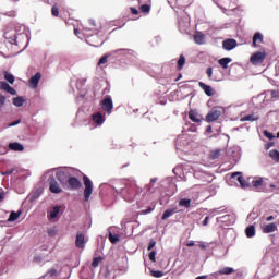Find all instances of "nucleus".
<instances>
[{"instance_id": "1", "label": "nucleus", "mask_w": 279, "mask_h": 279, "mask_svg": "<svg viewBox=\"0 0 279 279\" xmlns=\"http://www.w3.org/2000/svg\"><path fill=\"white\" fill-rule=\"evenodd\" d=\"M4 38L9 40L11 45H19L16 43V31L14 29V23H9L4 31Z\"/></svg>"}, {"instance_id": "2", "label": "nucleus", "mask_w": 279, "mask_h": 279, "mask_svg": "<svg viewBox=\"0 0 279 279\" xmlns=\"http://www.w3.org/2000/svg\"><path fill=\"white\" fill-rule=\"evenodd\" d=\"M223 114V108L222 107H214L205 117V121L207 123H214V121H217L219 117Z\"/></svg>"}, {"instance_id": "3", "label": "nucleus", "mask_w": 279, "mask_h": 279, "mask_svg": "<svg viewBox=\"0 0 279 279\" xmlns=\"http://www.w3.org/2000/svg\"><path fill=\"white\" fill-rule=\"evenodd\" d=\"M83 184L85 186L84 189V202H88L90 199V196L93 195V181L88 178V175H83Z\"/></svg>"}, {"instance_id": "4", "label": "nucleus", "mask_w": 279, "mask_h": 279, "mask_svg": "<svg viewBox=\"0 0 279 279\" xmlns=\"http://www.w3.org/2000/svg\"><path fill=\"white\" fill-rule=\"evenodd\" d=\"M48 184L50 193H53L54 195H60V193H62V186H60V183H58L56 177H50L48 179Z\"/></svg>"}, {"instance_id": "5", "label": "nucleus", "mask_w": 279, "mask_h": 279, "mask_svg": "<svg viewBox=\"0 0 279 279\" xmlns=\"http://www.w3.org/2000/svg\"><path fill=\"white\" fill-rule=\"evenodd\" d=\"M265 58H267V53L263 51H257L253 53L250 58L251 64H254V66L258 64H263L265 62Z\"/></svg>"}, {"instance_id": "6", "label": "nucleus", "mask_w": 279, "mask_h": 279, "mask_svg": "<svg viewBox=\"0 0 279 279\" xmlns=\"http://www.w3.org/2000/svg\"><path fill=\"white\" fill-rule=\"evenodd\" d=\"M71 191H80V187L82 186V181L75 177L68 178V182L65 185Z\"/></svg>"}, {"instance_id": "7", "label": "nucleus", "mask_w": 279, "mask_h": 279, "mask_svg": "<svg viewBox=\"0 0 279 279\" xmlns=\"http://www.w3.org/2000/svg\"><path fill=\"white\" fill-rule=\"evenodd\" d=\"M56 178L60 182V184L64 187L66 186V182L69 178H71V173H69V170H61L56 173Z\"/></svg>"}, {"instance_id": "8", "label": "nucleus", "mask_w": 279, "mask_h": 279, "mask_svg": "<svg viewBox=\"0 0 279 279\" xmlns=\"http://www.w3.org/2000/svg\"><path fill=\"white\" fill-rule=\"evenodd\" d=\"M238 45L236 39L228 38L222 41V49L225 51H232V49H236Z\"/></svg>"}, {"instance_id": "9", "label": "nucleus", "mask_w": 279, "mask_h": 279, "mask_svg": "<svg viewBox=\"0 0 279 279\" xmlns=\"http://www.w3.org/2000/svg\"><path fill=\"white\" fill-rule=\"evenodd\" d=\"M101 108L105 112H108L110 114L112 112V108H114V105L112 104V98L107 97L101 101Z\"/></svg>"}, {"instance_id": "10", "label": "nucleus", "mask_w": 279, "mask_h": 279, "mask_svg": "<svg viewBox=\"0 0 279 279\" xmlns=\"http://www.w3.org/2000/svg\"><path fill=\"white\" fill-rule=\"evenodd\" d=\"M121 195L125 202H132V184H126L125 189H122Z\"/></svg>"}, {"instance_id": "11", "label": "nucleus", "mask_w": 279, "mask_h": 279, "mask_svg": "<svg viewBox=\"0 0 279 279\" xmlns=\"http://www.w3.org/2000/svg\"><path fill=\"white\" fill-rule=\"evenodd\" d=\"M75 246L78 247V250H84V247H86V236L84 233L78 232L76 234Z\"/></svg>"}, {"instance_id": "12", "label": "nucleus", "mask_w": 279, "mask_h": 279, "mask_svg": "<svg viewBox=\"0 0 279 279\" xmlns=\"http://www.w3.org/2000/svg\"><path fill=\"white\" fill-rule=\"evenodd\" d=\"M189 119L194 123H202V121L204 120V118H202V116L195 109H191L189 111Z\"/></svg>"}, {"instance_id": "13", "label": "nucleus", "mask_w": 279, "mask_h": 279, "mask_svg": "<svg viewBox=\"0 0 279 279\" xmlns=\"http://www.w3.org/2000/svg\"><path fill=\"white\" fill-rule=\"evenodd\" d=\"M41 78H43V74L40 72H37L34 76H32L29 78L31 88H38V84L40 83Z\"/></svg>"}, {"instance_id": "14", "label": "nucleus", "mask_w": 279, "mask_h": 279, "mask_svg": "<svg viewBox=\"0 0 279 279\" xmlns=\"http://www.w3.org/2000/svg\"><path fill=\"white\" fill-rule=\"evenodd\" d=\"M198 86H199V88H202V90H204V93H205V95H207V97H213V95H215V89H213V87L210 85H206V83L199 82Z\"/></svg>"}, {"instance_id": "15", "label": "nucleus", "mask_w": 279, "mask_h": 279, "mask_svg": "<svg viewBox=\"0 0 279 279\" xmlns=\"http://www.w3.org/2000/svg\"><path fill=\"white\" fill-rule=\"evenodd\" d=\"M264 234H271V232L278 231V225L276 222L268 223L262 228Z\"/></svg>"}, {"instance_id": "16", "label": "nucleus", "mask_w": 279, "mask_h": 279, "mask_svg": "<svg viewBox=\"0 0 279 279\" xmlns=\"http://www.w3.org/2000/svg\"><path fill=\"white\" fill-rule=\"evenodd\" d=\"M230 274H234V268L225 267L218 270V272H215L214 276H230Z\"/></svg>"}, {"instance_id": "17", "label": "nucleus", "mask_w": 279, "mask_h": 279, "mask_svg": "<svg viewBox=\"0 0 279 279\" xmlns=\"http://www.w3.org/2000/svg\"><path fill=\"white\" fill-rule=\"evenodd\" d=\"M263 43H264L263 34L255 33L253 36V47H258V44H263Z\"/></svg>"}, {"instance_id": "18", "label": "nucleus", "mask_w": 279, "mask_h": 279, "mask_svg": "<svg viewBox=\"0 0 279 279\" xmlns=\"http://www.w3.org/2000/svg\"><path fill=\"white\" fill-rule=\"evenodd\" d=\"M258 119H260V117L256 113H251V114H247V116H244L240 119V121L242 123H244L245 121H258Z\"/></svg>"}, {"instance_id": "19", "label": "nucleus", "mask_w": 279, "mask_h": 279, "mask_svg": "<svg viewBox=\"0 0 279 279\" xmlns=\"http://www.w3.org/2000/svg\"><path fill=\"white\" fill-rule=\"evenodd\" d=\"M193 38L196 45H204L205 35L202 32L197 31Z\"/></svg>"}, {"instance_id": "20", "label": "nucleus", "mask_w": 279, "mask_h": 279, "mask_svg": "<svg viewBox=\"0 0 279 279\" xmlns=\"http://www.w3.org/2000/svg\"><path fill=\"white\" fill-rule=\"evenodd\" d=\"M9 148H11L12 151H23L25 149L23 144H21L19 142L10 143Z\"/></svg>"}, {"instance_id": "21", "label": "nucleus", "mask_w": 279, "mask_h": 279, "mask_svg": "<svg viewBox=\"0 0 279 279\" xmlns=\"http://www.w3.org/2000/svg\"><path fill=\"white\" fill-rule=\"evenodd\" d=\"M92 121H94V123H96L97 125H101L105 119L104 116L98 112L92 116Z\"/></svg>"}, {"instance_id": "22", "label": "nucleus", "mask_w": 279, "mask_h": 279, "mask_svg": "<svg viewBox=\"0 0 279 279\" xmlns=\"http://www.w3.org/2000/svg\"><path fill=\"white\" fill-rule=\"evenodd\" d=\"M245 234L247 239H252L253 236H256V228L254 227V225H251L245 229Z\"/></svg>"}, {"instance_id": "23", "label": "nucleus", "mask_w": 279, "mask_h": 279, "mask_svg": "<svg viewBox=\"0 0 279 279\" xmlns=\"http://www.w3.org/2000/svg\"><path fill=\"white\" fill-rule=\"evenodd\" d=\"M184 64H186V58L184 57V54H180V58L177 62L178 71H182V69H184Z\"/></svg>"}, {"instance_id": "24", "label": "nucleus", "mask_w": 279, "mask_h": 279, "mask_svg": "<svg viewBox=\"0 0 279 279\" xmlns=\"http://www.w3.org/2000/svg\"><path fill=\"white\" fill-rule=\"evenodd\" d=\"M230 62H232V59L228 57L218 60V64H220V66L223 69H228V64H230Z\"/></svg>"}, {"instance_id": "25", "label": "nucleus", "mask_w": 279, "mask_h": 279, "mask_svg": "<svg viewBox=\"0 0 279 279\" xmlns=\"http://www.w3.org/2000/svg\"><path fill=\"white\" fill-rule=\"evenodd\" d=\"M175 210H177V208L166 209L161 217L162 221H165V219H169V217H171V215H175Z\"/></svg>"}, {"instance_id": "26", "label": "nucleus", "mask_w": 279, "mask_h": 279, "mask_svg": "<svg viewBox=\"0 0 279 279\" xmlns=\"http://www.w3.org/2000/svg\"><path fill=\"white\" fill-rule=\"evenodd\" d=\"M58 215H60V206H54L52 208V210L50 211V219H56V217H58Z\"/></svg>"}, {"instance_id": "27", "label": "nucleus", "mask_w": 279, "mask_h": 279, "mask_svg": "<svg viewBox=\"0 0 279 279\" xmlns=\"http://www.w3.org/2000/svg\"><path fill=\"white\" fill-rule=\"evenodd\" d=\"M220 156H221L220 149L211 150L209 154L210 160H217V158H219Z\"/></svg>"}, {"instance_id": "28", "label": "nucleus", "mask_w": 279, "mask_h": 279, "mask_svg": "<svg viewBox=\"0 0 279 279\" xmlns=\"http://www.w3.org/2000/svg\"><path fill=\"white\" fill-rule=\"evenodd\" d=\"M19 217H21V211H12L8 218V221L12 222V221H16V219H19Z\"/></svg>"}, {"instance_id": "29", "label": "nucleus", "mask_w": 279, "mask_h": 279, "mask_svg": "<svg viewBox=\"0 0 279 279\" xmlns=\"http://www.w3.org/2000/svg\"><path fill=\"white\" fill-rule=\"evenodd\" d=\"M109 241H110V243L116 245V243H119V241H120L119 234H112V232H110L109 233Z\"/></svg>"}, {"instance_id": "30", "label": "nucleus", "mask_w": 279, "mask_h": 279, "mask_svg": "<svg viewBox=\"0 0 279 279\" xmlns=\"http://www.w3.org/2000/svg\"><path fill=\"white\" fill-rule=\"evenodd\" d=\"M140 12L143 14H149V12H151V7L149 4H142L140 7Z\"/></svg>"}, {"instance_id": "31", "label": "nucleus", "mask_w": 279, "mask_h": 279, "mask_svg": "<svg viewBox=\"0 0 279 279\" xmlns=\"http://www.w3.org/2000/svg\"><path fill=\"white\" fill-rule=\"evenodd\" d=\"M269 156L275 160V162H279V151L277 149L270 150Z\"/></svg>"}, {"instance_id": "32", "label": "nucleus", "mask_w": 279, "mask_h": 279, "mask_svg": "<svg viewBox=\"0 0 279 279\" xmlns=\"http://www.w3.org/2000/svg\"><path fill=\"white\" fill-rule=\"evenodd\" d=\"M13 104L17 108H21V106H23V104H25V100L23 99V97L19 96V97L13 98Z\"/></svg>"}, {"instance_id": "33", "label": "nucleus", "mask_w": 279, "mask_h": 279, "mask_svg": "<svg viewBox=\"0 0 279 279\" xmlns=\"http://www.w3.org/2000/svg\"><path fill=\"white\" fill-rule=\"evenodd\" d=\"M179 206H183L184 208H191V199L189 198H182L179 202Z\"/></svg>"}, {"instance_id": "34", "label": "nucleus", "mask_w": 279, "mask_h": 279, "mask_svg": "<svg viewBox=\"0 0 279 279\" xmlns=\"http://www.w3.org/2000/svg\"><path fill=\"white\" fill-rule=\"evenodd\" d=\"M252 185L254 186V189H258L259 186H263V178L253 180Z\"/></svg>"}, {"instance_id": "35", "label": "nucleus", "mask_w": 279, "mask_h": 279, "mask_svg": "<svg viewBox=\"0 0 279 279\" xmlns=\"http://www.w3.org/2000/svg\"><path fill=\"white\" fill-rule=\"evenodd\" d=\"M101 260H104V257L101 256L95 257L92 262V267L94 268L99 267V263H101Z\"/></svg>"}, {"instance_id": "36", "label": "nucleus", "mask_w": 279, "mask_h": 279, "mask_svg": "<svg viewBox=\"0 0 279 279\" xmlns=\"http://www.w3.org/2000/svg\"><path fill=\"white\" fill-rule=\"evenodd\" d=\"M238 182L241 184L242 189H247L250 184H247V181H245V178L239 175L238 177Z\"/></svg>"}, {"instance_id": "37", "label": "nucleus", "mask_w": 279, "mask_h": 279, "mask_svg": "<svg viewBox=\"0 0 279 279\" xmlns=\"http://www.w3.org/2000/svg\"><path fill=\"white\" fill-rule=\"evenodd\" d=\"M150 275L153 276V278H162V276H165V272L160 270H151Z\"/></svg>"}, {"instance_id": "38", "label": "nucleus", "mask_w": 279, "mask_h": 279, "mask_svg": "<svg viewBox=\"0 0 279 279\" xmlns=\"http://www.w3.org/2000/svg\"><path fill=\"white\" fill-rule=\"evenodd\" d=\"M4 80H7V82H9V84H14V75L5 72L4 73Z\"/></svg>"}, {"instance_id": "39", "label": "nucleus", "mask_w": 279, "mask_h": 279, "mask_svg": "<svg viewBox=\"0 0 279 279\" xmlns=\"http://www.w3.org/2000/svg\"><path fill=\"white\" fill-rule=\"evenodd\" d=\"M108 58H110L108 54L102 56L98 61V66H101V64H108Z\"/></svg>"}, {"instance_id": "40", "label": "nucleus", "mask_w": 279, "mask_h": 279, "mask_svg": "<svg viewBox=\"0 0 279 279\" xmlns=\"http://www.w3.org/2000/svg\"><path fill=\"white\" fill-rule=\"evenodd\" d=\"M9 88H10V84H8V82H5V81L0 82V89L1 90H5L8 93Z\"/></svg>"}, {"instance_id": "41", "label": "nucleus", "mask_w": 279, "mask_h": 279, "mask_svg": "<svg viewBox=\"0 0 279 279\" xmlns=\"http://www.w3.org/2000/svg\"><path fill=\"white\" fill-rule=\"evenodd\" d=\"M51 14L52 16H60V11L56 5L52 7Z\"/></svg>"}, {"instance_id": "42", "label": "nucleus", "mask_w": 279, "mask_h": 279, "mask_svg": "<svg viewBox=\"0 0 279 279\" xmlns=\"http://www.w3.org/2000/svg\"><path fill=\"white\" fill-rule=\"evenodd\" d=\"M148 258H149V260H151V263H156V251H151L148 254Z\"/></svg>"}, {"instance_id": "43", "label": "nucleus", "mask_w": 279, "mask_h": 279, "mask_svg": "<svg viewBox=\"0 0 279 279\" xmlns=\"http://www.w3.org/2000/svg\"><path fill=\"white\" fill-rule=\"evenodd\" d=\"M206 74H207L208 80H213V68H207Z\"/></svg>"}, {"instance_id": "44", "label": "nucleus", "mask_w": 279, "mask_h": 279, "mask_svg": "<svg viewBox=\"0 0 279 279\" xmlns=\"http://www.w3.org/2000/svg\"><path fill=\"white\" fill-rule=\"evenodd\" d=\"M154 247H156V241H150L147 247L148 252H151V250H154Z\"/></svg>"}, {"instance_id": "45", "label": "nucleus", "mask_w": 279, "mask_h": 279, "mask_svg": "<svg viewBox=\"0 0 279 279\" xmlns=\"http://www.w3.org/2000/svg\"><path fill=\"white\" fill-rule=\"evenodd\" d=\"M5 96L0 95V108H3V106H5Z\"/></svg>"}, {"instance_id": "46", "label": "nucleus", "mask_w": 279, "mask_h": 279, "mask_svg": "<svg viewBox=\"0 0 279 279\" xmlns=\"http://www.w3.org/2000/svg\"><path fill=\"white\" fill-rule=\"evenodd\" d=\"M154 210V207H147L146 209L142 210V215H149Z\"/></svg>"}, {"instance_id": "47", "label": "nucleus", "mask_w": 279, "mask_h": 279, "mask_svg": "<svg viewBox=\"0 0 279 279\" xmlns=\"http://www.w3.org/2000/svg\"><path fill=\"white\" fill-rule=\"evenodd\" d=\"M48 274H49L50 277L58 276V270H56V269H50V270L48 271Z\"/></svg>"}, {"instance_id": "48", "label": "nucleus", "mask_w": 279, "mask_h": 279, "mask_svg": "<svg viewBox=\"0 0 279 279\" xmlns=\"http://www.w3.org/2000/svg\"><path fill=\"white\" fill-rule=\"evenodd\" d=\"M7 93H9L10 95H16V89H14L10 86L9 89L7 90Z\"/></svg>"}, {"instance_id": "49", "label": "nucleus", "mask_w": 279, "mask_h": 279, "mask_svg": "<svg viewBox=\"0 0 279 279\" xmlns=\"http://www.w3.org/2000/svg\"><path fill=\"white\" fill-rule=\"evenodd\" d=\"M3 199H5V192L0 190V202H3Z\"/></svg>"}, {"instance_id": "50", "label": "nucleus", "mask_w": 279, "mask_h": 279, "mask_svg": "<svg viewBox=\"0 0 279 279\" xmlns=\"http://www.w3.org/2000/svg\"><path fill=\"white\" fill-rule=\"evenodd\" d=\"M19 123H21V119L17 120V121H15V122H11V123L9 124V128H14V125H19Z\"/></svg>"}, {"instance_id": "51", "label": "nucleus", "mask_w": 279, "mask_h": 279, "mask_svg": "<svg viewBox=\"0 0 279 279\" xmlns=\"http://www.w3.org/2000/svg\"><path fill=\"white\" fill-rule=\"evenodd\" d=\"M131 14H134V15L138 14V9L131 8Z\"/></svg>"}, {"instance_id": "52", "label": "nucleus", "mask_w": 279, "mask_h": 279, "mask_svg": "<svg viewBox=\"0 0 279 279\" xmlns=\"http://www.w3.org/2000/svg\"><path fill=\"white\" fill-rule=\"evenodd\" d=\"M210 220V217H205L204 221H203V226H207L208 221Z\"/></svg>"}, {"instance_id": "53", "label": "nucleus", "mask_w": 279, "mask_h": 279, "mask_svg": "<svg viewBox=\"0 0 279 279\" xmlns=\"http://www.w3.org/2000/svg\"><path fill=\"white\" fill-rule=\"evenodd\" d=\"M198 247H201V250H206V244L204 242H199Z\"/></svg>"}, {"instance_id": "54", "label": "nucleus", "mask_w": 279, "mask_h": 279, "mask_svg": "<svg viewBox=\"0 0 279 279\" xmlns=\"http://www.w3.org/2000/svg\"><path fill=\"white\" fill-rule=\"evenodd\" d=\"M185 245H186V247H193V246H195V242L190 241Z\"/></svg>"}, {"instance_id": "55", "label": "nucleus", "mask_w": 279, "mask_h": 279, "mask_svg": "<svg viewBox=\"0 0 279 279\" xmlns=\"http://www.w3.org/2000/svg\"><path fill=\"white\" fill-rule=\"evenodd\" d=\"M206 132H207L208 134H213V126H211V125H208V126L206 128Z\"/></svg>"}, {"instance_id": "56", "label": "nucleus", "mask_w": 279, "mask_h": 279, "mask_svg": "<svg viewBox=\"0 0 279 279\" xmlns=\"http://www.w3.org/2000/svg\"><path fill=\"white\" fill-rule=\"evenodd\" d=\"M271 97H278V92L272 90V92H271Z\"/></svg>"}, {"instance_id": "57", "label": "nucleus", "mask_w": 279, "mask_h": 279, "mask_svg": "<svg viewBox=\"0 0 279 279\" xmlns=\"http://www.w3.org/2000/svg\"><path fill=\"white\" fill-rule=\"evenodd\" d=\"M266 221H274V216H268V217L266 218Z\"/></svg>"}, {"instance_id": "58", "label": "nucleus", "mask_w": 279, "mask_h": 279, "mask_svg": "<svg viewBox=\"0 0 279 279\" xmlns=\"http://www.w3.org/2000/svg\"><path fill=\"white\" fill-rule=\"evenodd\" d=\"M180 80H182V74H179L174 82H180Z\"/></svg>"}, {"instance_id": "59", "label": "nucleus", "mask_w": 279, "mask_h": 279, "mask_svg": "<svg viewBox=\"0 0 279 279\" xmlns=\"http://www.w3.org/2000/svg\"><path fill=\"white\" fill-rule=\"evenodd\" d=\"M12 171H13V170H10V171L4 172V175H12Z\"/></svg>"}, {"instance_id": "60", "label": "nucleus", "mask_w": 279, "mask_h": 279, "mask_svg": "<svg viewBox=\"0 0 279 279\" xmlns=\"http://www.w3.org/2000/svg\"><path fill=\"white\" fill-rule=\"evenodd\" d=\"M119 51H128V49H118L114 51V53H119Z\"/></svg>"}, {"instance_id": "61", "label": "nucleus", "mask_w": 279, "mask_h": 279, "mask_svg": "<svg viewBox=\"0 0 279 279\" xmlns=\"http://www.w3.org/2000/svg\"><path fill=\"white\" fill-rule=\"evenodd\" d=\"M235 175H241V173L234 172V173H232L231 178H234Z\"/></svg>"}, {"instance_id": "62", "label": "nucleus", "mask_w": 279, "mask_h": 279, "mask_svg": "<svg viewBox=\"0 0 279 279\" xmlns=\"http://www.w3.org/2000/svg\"><path fill=\"white\" fill-rule=\"evenodd\" d=\"M157 181H158L157 178L150 179V182H151V183H155V182H157Z\"/></svg>"}, {"instance_id": "63", "label": "nucleus", "mask_w": 279, "mask_h": 279, "mask_svg": "<svg viewBox=\"0 0 279 279\" xmlns=\"http://www.w3.org/2000/svg\"><path fill=\"white\" fill-rule=\"evenodd\" d=\"M195 279H206V276H199V277H196Z\"/></svg>"}, {"instance_id": "64", "label": "nucleus", "mask_w": 279, "mask_h": 279, "mask_svg": "<svg viewBox=\"0 0 279 279\" xmlns=\"http://www.w3.org/2000/svg\"><path fill=\"white\" fill-rule=\"evenodd\" d=\"M265 135L268 136V138H271V134L268 132H265Z\"/></svg>"}]
</instances>
